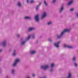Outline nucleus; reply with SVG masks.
Segmentation results:
<instances>
[{
	"label": "nucleus",
	"mask_w": 78,
	"mask_h": 78,
	"mask_svg": "<svg viewBox=\"0 0 78 78\" xmlns=\"http://www.w3.org/2000/svg\"><path fill=\"white\" fill-rule=\"evenodd\" d=\"M73 26H75V24H73Z\"/></svg>",
	"instance_id": "39"
},
{
	"label": "nucleus",
	"mask_w": 78,
	"mask_h": 78,
	"mask_svg": "<svg viewBox=\"0 0 78 78\" xmlns=\"http://www.w3.org/2000/svg\"><path fill=\"white\" fill-rule=\"evenodd\" d=\"M31 38V36L29 35L28 36L27 38L26 39V40L24 41H23L21 42V45H24L26 44V42H27V41H28L30 38Z\"/></svg>",
	"instance_id": "3"
},
{
	"label": "nucleus",
	"mask_w": 78,
	"mask_h": 78,
	"mask_svg": "<svg viewBox=\"0 0 78 78\" xmlns=\"http://www.w3.org/2000/svg\"><path fill=\"white\" fill-rule=\"evenodd\" d=\"M24 19H25V20H32V18H31V17L30 16H26L24 17Z\"/></svg>",
	"instance_id": "14"
},
{
	"label": "nucleus",
	"mask_w": 78,
	"mask_h": 78,
	"mask_svg": "<svg viewBox=\"0 0 78 78\" xmlns=\"http://www.w3.org/2000/svg\"><path fill=\"white\" fill-rule=\"evenodd\" d=\"M44 5H45V6H48V4H47V2H46V1L44 0Z\"/></svg>",
	"instance_id": "21"
},
{
	"label": "nucleus",
	"mask_w": 78,
	"mask_h": 78,
	"mask_svg": "<svg viewBox=\"0 0 78 78\" xmlns=\"http://www.w3.org/2000/svg\"><path fill=\"white\" fill-rule=\"evenodd\" d=\"M2 49H0V53H1L2 52Z\"/></svg>",
	"instance_id": "33"
},
{
	"label": "nucleus",
	"mask_w": 78,
	"mask_h": 78,
	"mask_svg": "<svg viewBox=\"0 0 78 78\" xmlns=\"http://www.w3.org/2000/svg\"><path fill=\"white\" fill-rule=\"evenodd\" d=\"M32 76H33V77H34V74H33L32 75Z\"/></svg>",
	"instance_id": "36"
},
{
	"label": "nucleus",
	"mask_w": 78,
	"mask_h": 78,
	"mask_svg": "<svg viewBox=\"0 0 78 78\" xmlns=\"http://www.w3.org/2000/svg\"><path fill=\"white\" fill-rule=\"evenodd\" d=\"M75 14H76V17H77V18H78V12H76L75 13Z\"/></svg>",
	"instance_id": "26"
},
{
	"label": "nucleus",
	"mask_w": 78,
	"mask_h": 78,
	"mask_svg": "<svg viewBox=\"0 0 78 78\" xmlns=\"http://www.w3.org/2000/svg\"><path fill=\"white\" fill-rule=\"evenodd\" d=\"M37 53V52L36 50H31L30 51V55H35V54H36Z\"/></svg>",
	"instance_id": "13"
},
{
	"label": "nucleus",
	"mask_w": 78,
	"mask_h": 78,
	"mask_svg": "<svg viewBox=\"0 0 78 78\" xmlns=\"http://www.w3.org/2000/svg\"><path fill=\"white\" fill-rule=\"evenodd\" d=\"M36 30V28L34 27H29L27 29V32L30 33V32H31L32 31H34V30Z\"/></svg>",
	"instance_id": "9"
},
{
	"label": "nucleus",
	"mask_w": 78,
	"mask_h": 78,
	"mask_svg": "<svg viewBox=\"0 0 78 78\" xmlns=\"http://www.w3.org/2000/svg\"><path fill=\"white\" fill-rule=\"evenodd\" d=\"M40 38H41L42 37V36H40Z\"/></svg>",
	"instance_id": "40"
},
{
	"label": "nucleus",
	"mask_w": 78,
	"mask_h": 78,
	"mask_svg": "<svg viewBox=\"0 0 78 78\" xmlns=\"http://www.w3.org/2000/svg\"><path fill=\"white\" fill-rule=\"evenodd\" d=\"M73 48V46H68V48Z\"/></svg>",
	"instance_id": "23"
},
{
	"label": "nucleus",
	"mask_w": 78,
	"mask_h": 78,
	"mask_svg": "<svg viewBox=\"0 0 78 78\" xmlns=\"http://www.w3.org/2000/svg\"><path fill=\"white\" fill-rule=\"evenodd\" d=\"M34 1H33V0H31L30 1V2L31 3H34Z\"/></svg>",
	"instance_id": "29"
},
{
	"label": "nucleus",
	"mask_w": 78,
	"mask_h": 78,
	"mask_svg": "<svg viewBox=\"0 0 78 78\" xmlns=\"http://www.w3.org/2000/svg\"><path fill=\"white\" fill-rule=\"evenodd\" d=\"M20 62V59L19 58H16L14 62H13V64H12V66L13 67H17V64L18 63H19Z\"/></svg>",
	"instance_id": "2"
},
{
	"label": "nucleus",
	"mask_w": 78,
	"mask_h": 78,
	"mask_svg": "<svg viewBox=\"0 0 78 78\" xmlns=\"http://www.w3.org/2000/svg\"><path fill=\"white\" fill-rule=\"evenodd\" d=\"M74 10V9H70V11H73Z\"/></svg>",
	"instance_id": "32"
},
{
	"label": "nucleus",
	"mask_w": 78,
	"mask_h": 78,
	"mask_svg": "<svg viewBox=\"0 0 78 78\" xmlns=\"http://www.w3.org/2000/svg\"><path fill=\"white\" fill-rule=\"evenodd\" d=\"M2 61V59L0 58V61Z\"/></svg>",
	"instance_id": "41"
},
{
	"label": "nucleus",
	"mask_w": 78,
	"mask_h": 78,
	"mask_svg": "<svg viewBox=\"0 0 78 78\" xmlns=\"http://www.w3.org/2000/svg\"><path fill=\"white\" fill-rule=\"evenodd\" d=\"M64 5H62V6L59 9V14L61 13L64 10Z\"/></svg>",
	"instance_id": "11"
},
{
	"label": "nucleus",
	"mask_w": 78,
	"mask_h": 78,
	"mask_svg": "<svg viewBox=\"0 0 78 78\" xmlns=\"http://www.w3.org/2000/svg\"><path fill=\"white\" fill-rule=\"evenodd\" d=\"M42 4V2H40L39 3V4L37 6H36L35 8V9L36 11H39V7L41 4Z\"/></svg>",
	"instance_id": "12"
},
{
	"label": "nucleus",
	"mask_w": 78,
	"mask_h": 78,
	"mask_svg": "<svg viewBox=\"0 0 78 78\" xmlns=\"http://www.w3.org/2000/svg\"><path fill=\"white\" fill-rule=\"evenodd\" d=\"M27 78H31V77H28Z\"/></svg>",
	"instance_id": "42"
},
{
	"label": "nucleus",
	"mask_w": 78,
	"mask_h": 78,
	"mask_svg": "<svg viewBox=\"0 0 78 78\" xmlns=\"http://www.w3.org/2000/svg\"><path fill=\"white\" fill-rule=\"evenodd\" d=\"M17 6H18L19 8H21V7H22V4H21L20 2H18L17 3Z\"/></svg>",
	"instance_id": "17"
},
{
	"label": "nucleus",
	"mask_w": 78,
	"mask_h": 78,
	"mask_svg": "<svg viewBox=\"0 0 78 78\" xmlns=\"http://www.w3.org/2000/svg\"><path fill=\"white\" fill-rule=\"evenodd\" d=\"M61 41H59L57 42H55L54 43V45L56 48H58L59 47V45L61 43Z\"/></svg>",
	"instance_id": "10"
},
{
	"label": "nucleus",
	"mask_w": 78,
	"mask_h": 78,
	"mask_svg": "<svg viewBox=\"0 0 78 78\" xmlns=\"http://www.w3.org/2000/svg\"><path fill=\"white\" fill-rule=\"evenodd\" d=\"M55 64L54 63H52L51 65L50 68L49 70V72L51 73H52L54 71V67H55Z\"/></svg>",
	"instance_id": "6"
},
{
	"label": "nucleus",
	"mask_w": 78,
	"mask_h": 78,
	"mask_svg": "<svg viewBox=\"0 0 78 78\" xmlns=\"http://www.w3.org/2000/svg\"><path fill=\"white\" fill-rule=\"evenodd\" d=\"M12 55L13 56H16V55H17V54H16V50H13Z\"/></svg>",
	"instance_id": "16"
},
{
	"label": "nucleus",
	"mask_w": 78,
	"mask_h": 78,
	"mask_svg": "<svg viewBox=\"0 0 78 78\" xmlns=\"http://www.w3.org/2000/svg\"><path fill=\"white\" fill-rule=\"evenodd\" d=\"M23 41H24V40H23V38H21L20 39L21 42H23Z\"/></svg>",
	"instance_id": "27"
},
{
	"label": "nucleus",
	"mask_w": 78,
	"mask_h": 78,
	"mask_svg": "<svg viewBox=\"0 0 78 78\" xmlns=\"http://www.w3.org/2000/svg\"><path fill=\"white\" fill-rule=\"evenodd\" d=\"M10 51H11V49H9V52H10Z\"/></svg>",
	"instance_id": "38"
},
{
	"label": "nucleus",
	"mask_w": 78,
	"mask_h": 78,
	"mask_svg": "<svg viewBox=\"0 0 78 78\" xmlns=\"http://www.w3.org/2000/svg\"><path fill=\"white\" fill-rule=\"evenodd\" d=\"M47 16V13H46V12H44L43 13L42 15L41 16V20H42L44 19H45V17H46V16Z\"/></svg>",
	"instance_id": "8"
},
{
	"label": "nucleus",
	"mask_w": 78,
	"mask_h": 78,
	"mask_svg": "<svg viewBox=\"0 0 78 78\" xmlns=\"http://www.w3.org/2000/svg\"><path fill=\"white\" fill-rule=\"evenodd\" d=\"M27 3H28V2H29V1L28 0H27Z\"/></svg>",
	"instance_id": "37"
},
{
	"label": "nucleus",
	"mask_w": 78,
	"mask_h": 78,
	"mask_svg": "<svg viewBox=\"0 0 78 78\" xmlns=\"http://www.w3.org/2000/svg\"><path fill=\"white\" fill-rule=\"evenodd\" d=\"M70 31H71V29H65L61 32L60 35H57V39H61L62 36H63V35H64V33H70Z\"/></svg>",
	"instance_id": "1"
},
{
	"label": "nucleus",
	"mask_w": 78,
	"mask_h": 78,
	"mask_svg": "<svg viewBox=\"0 0 78 78\" xmlns=\"http://www.w3.org/2000/svg\"><path fill=\"white\" fill-rule=\"evenodd\" d=\"M35 20L37 23H39L40 20H39V15H37L35 16Z\"/></svg>",
	"instance_id": "7"
},
{
	"label": "nucleus",
	"mask_w": 78,
	"mask_h": 78,
	"mask_svg": "<svg viewBox=\"0 0 78 78\" xmlns=\"http://www.w3.org/2000/svg\"><path fill=\"white\" fill-rule=\"evenodd\" d=\"M5 78H9V76H6L5 77Z\"/></svg>",
	"instance_id": "35"
},
{
	"label": "nucleus",
	"mask_w": 78,
	"mask_h": 78,
	"mask_svg": "<svg viewBox=\"0 0 78 78\" xmlns=\"http://www.w3.org/2000/svg\"><path fill=\"white\" fill-rule=\"evenodd\" d=\"M34 37H35V35L34 34L32 35V38L33 39H34Z\"/></svg>",
	"instance_id": "31"
},
{
	"label": "nucleus",
	"mask_w": 78,
	"mask_h": 78,
	"mask_svg": "<svg viewBox=\"0 0 78 78\" xmlns=\"http://www.w3.org/2000/svg\"><path fill=\"white\" fill-rule=\"evenodd\" d=\"M74 1V0H70L67 4L68 6H70V5H72L73 4V3Z\"/></svg>",
	"instance_id": "15"
},
{
	"label": "nucleus",
	"mask_w": 78,
	"mask_h": 78,
	"mask_svg": "<svg viewBox=\"0 0 78 78\" xmlns=\"http://www.w3.org/2000/svg\"><path fill=\"white\" fill-rule=\"evenodd\" d=\"M53 23L51 22V21H50L49 22H48L47 23V25L49 26L50 25H52Z\"/></svg>",
	"instance_id": "20"
},
{
	"label": "nucleus",
	"mask_w": 78,
	"mask_h": 78,
	"mask_svg": "<svg viewBox=\"0 0 78 78\" xmlns=\"http://www.w3.org/2000/svg\"><path fill=\"white\" fill-rule=\"evenodd\" d=\"M11 73L12 75H13V76L15 75V70H14V69H12V70Z\"/></svg>",
	"instance_id": "18"
},
{
	"label": "nucleus",
	"mask_w": 78,
	"mask_h": 78,
	"mask_svg": "<svg viewBox=\"0 0 78 78\" xmlns=\"http://www.w3.org/2000/svg\"><path fill=\"white\" fill-rule=\"evenodd\" d=\"M76 57H74L72 58V61L73 62H74L75 61H76Z\"/></svg>",
	"instance_id": "19"
},
{
	"label": "nucleus",
	"mask_w": 78,
	"mask_h": 78,
	"mask_svg": "<svg viewBox=\"0 0 78 78\" xmlns=\"http://www.w3.org/2000/svg\"><path fill=\"white\" fill-rule=\"evenodd\" d=\"M38 42H39V41L36 40V43L37 44V43H38Z\"/></svg>",
	"instance_id": "34"
},
{
	"label": "nucleus",
	"mask_w": 78,
	"mask_h": 78,
	"mask_svg": "<svg viewBox=\"0 0 78 78\" xmlns=\"http://www.w3.org/2000/svg\"><path fill=\"white\" fill-rule=\"evenodd\" d=\"M16 36L17 37H20V35L19 34H16Z\"/></svg>",
	"instance_id": "30"
},
{
	"label": "nucleus",
	"mask_w": 78,
	"mask_h": 78,
	"mask_svg": "<svg viewBox=\"0 0 78 78\" xmlns=\"http://www.w3.org/2000/svg\"><path fill=\"white\" fill-rule=\"evenodd\" d=\"M74 65L75 67H77V64L76 62H74Z\"/></svg>",
	"instance_id": "24"
},
{
	"label": "nucleus",
	"mask_w": 78,
	"mask_h": 78,
	"mask_svg": "<svg viewBox=\"0 0 78 78\" xmlns=\"http://www.w3.org/2000/svg\"><path fill=\"white\" fill-rule=\"evenodd\" d=\"M0 70H1V69H0Z\"/></svg>",
	"instance_id": "43"
},
{
	"label": "nucleus",
	"mask_w": 78,
	"mask_h": 78,
	"mask_svg": "<svg viewBox=\"0 0 78 78\" xmlns=\"http://www.w3.org/2000/svg\"><path fill=\"white\" fill-rule=\"evenodd\" d=\"M56 0H52V3L53 5H55V3H56Z\"/></svg>",
	"instance_id": "22"
},
{
	"label": "nucleus",
	"mask_w": 78,
	"mask_h": 78,
	"mask_svg": "<svg viewBox=\"0 0 78 78\" xmlns=\"http://www.w3.org/2000/svg\"><path fill=\"white\" fill-rule=\"evenodd\" d=\"M48 67H49V66L46 65L41 66L40 68L41 69H43L45 71H46V70L48 69Z\"/></svg>",
	"instance_id": "5"
},
{
	"label": "nucleus",
	"mask_w": 78,
	"mask_h": 78,
	"mask_svg": "<svg viewBox=\"0 0 78 78\" xmlns=\"http://www.w3.org/2000/svg\"><path fill=\"white\" fill-rule=\"evenodd\" d=\"M48 41L50 42H53V40H51V39H50V38H49L48 39Z\"/></svg>",
	"instance_id": "25"
},
{
	"label": "nucleus",
	"mask_w": 78,
	"mask_h": 78,
	"mask_svg": "<svg viewBox=\"0 0 78 78\" xmlns=\"http://www.w3.org/2000/svg\"><path fill=\"white\" fill-rule=\"evenodd\" d=\"M7 44V41L5 40L0 43V45H2L3 47H6Z\"/></svg>",
	"instance_id": "4"
},
{
	"label": "nucleus",
	"mask_w": 78,
	"mask_h": 78,
	"mask_svg": "<svg viewBox=\"0 0 78 78\" xmlns=\"http://www.w3.org/2000/svg\"><path fill=\"white\" fill-rule=\"evenodd\" d=\"M64 47H65V48H68V46L66 44H65L64 45Z\"/></svg>",
	"instance_id": "28"
}]
</instances>
